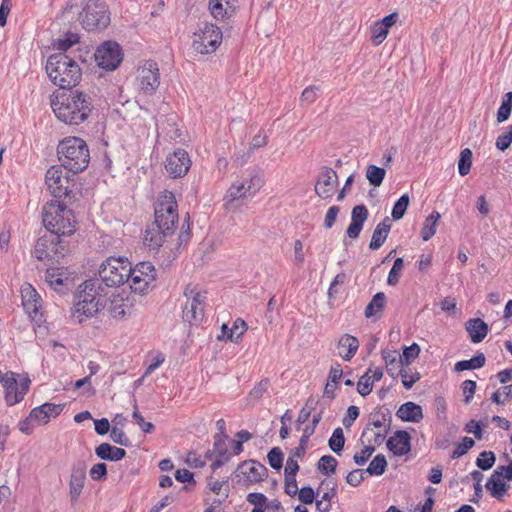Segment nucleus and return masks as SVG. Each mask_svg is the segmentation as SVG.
Wrapping results in <instances>:
<instances>
[{"instance_id":"obj_1","label":"nucleus","mask_w":512,"mask_h":512,"mask_svg":"<svg viewBox=\"0 0 512 512\" xmlns=\"http://www.w3.org/2000/svg\"><path fill=\"white\" fill-rule=\"evenodd\" d=\"M179 221L178 205L175 195L165 190L155 203L154 221L147 226L144 244L157 250L172 237Z\"/></svg>"},{"instance_id":"obj_2","label":"nucleus","mask_w":512,"mask_h":512,"mask_svg":"<svg viewBox=\"0 0 512 512\" xmlns=\"http://www.w3.org/2000/svg\"><path fill=\"white\" fill-rule=\"evenodd\" d=\"M55 116L68 125H79L86 121L93 110L92 98L79 90H70L51 100Z\"/></svg>"},{"instance_id":"obj_3","label":"nucleus","mask_w":512,"mask_h":512,"mask_svg":"<svg viewBox=\"0 0 512 512\" xmlns=\"http://www.w3.org/2000/svg\"><path fill=\"white\" fill-rule=\"evenodd\" d=\"M106 304L105 290L99 279H89L79 286L72 317L80 324L95 316Z\"/></svg>"},{"instance_id":"obj_4","label":"nucleus","mask_w":512,"mask_h":512,"mask_svg":"<svg viewBox=\"0 0 512 512\" xmlns=\"http://www.w3.org/2000/svg\"><path fill=\"white\" fill-rule=\"evenodd\" d=\"M45 68L52 83L62 89L75 87L82 77L81 69L75 59L63 52L50 55Z\"/></svg>"},{"instance_id":"obj_5","label":"nucleus","mask_w":512,"mask_h":512,"mask_svg":"<svg viewBox=\"0 0 512 512\" xmlns=\"http://www.w3.org/2000/svg\"><path fill=\"white\" fill-rule=\"evenodd\" d=\"M61 167L77 174L84 171L90 161V153L86 142L79 137H67L57 147Z\"/></svg>"},{"instance_id":"obj_6","label":"nucleus","mask_w":512,"mask_h":512,"mask_svg":"<svg viewBox=\"0 0 512 512\" xmlns=\"http://www.w3.org/2000/svg\"><path fill=\"white\" fill-rule=\"evenodd\" d=\"M42 222L53 234L69 236L75 232L76 220L73 211L58 201L47 202L43 206Z\"/></svg>"},{"instance_id":"obj_7","label":"nucleus","mask_w":512,"mask_h":512,"mask_svg":"<svg viewBox=\"0 0 512 512\" xmlns=\"http://www.w3.org/2000/svg\"><path fill=\"white\" fill-rule=\"evenodd\" d=\"M110 10L103 0H84L83 8L79 15L82 27L91 31H102L106 29L110 22Z\"/></svg>"},{"instance_id":"obj_8","label":"nucleus","mask_w":512,"mask_h":512,"mask_svg":"<svg viewBox=\"0 0 512 512\" xmlns=\"http://www.w3.org/2000/svg\"><path fill=\"white\" fill-rule=\"evenodd\" d=\"M131 263L126 257H109L98 270L99 281L108 287H117L128 282Z\"/></svg>"},{"instance_id":"obj_9","label":"nucleus","mask_w":512,"mask_h":512,"mask_svg":"<svg viewBox=\"0 0 512 512\" xmlns=\"http://www.w3.org/2000/svg\"><path fill=\"white\" fill-rule=\"evenodd\" d=\"M264 176L259 169L249 170L245 175L237 178L227 190L225 198L235 201L241 198L253 197L263 186Z\"/></svg>"},{"instance_id":"obj_10","label":"nucleus","mask_w":512,"mask_h":512,"mask_svg":"<svg viewBox=\"0 0 512 512\" xmlns=\"http://www.w3.org/2000/svg\"><path fill=\"white\" fill-rule=\"evenodd\" d=\"M222 42V31L212 23H204L194 34L192 47L199 54L214 53Z\"/></svg>"},{"instance_id":"obj_11","label":"nucleus","mask_w":512,"mask_h":512,"mask_svg":"<svg viewBox=\"0 0 512 512\" xmlns=\"http://www.w3.org/2000/svg\"><path fill=\"white\" fill-rule=\"evenodd\" d=\"M184 295L187 302L183 308V320L191 325H197L204 318L206 292L196 291L194 287L188 285Z\"/></svg>"},{"instance_id":"obj_12","label":"nucleus","mask_w":512,"mask_h":512,"mask_svg":"<svg viewBox=\"0 0 512 512\" xmlns=\"http://www.w3.org/2000/svg\"><path fill=\"white\" fill-rule=\"evenodd\" d=\"M239 485L245 488L265 480L268 476V469L258 461H244L238 465L234 472Z\"/></svg>"},{"instance_id":"obj_13","label":"nucleus","mask_w":512,"mask_h":512,"mask_svg":"<svg viewBox=\"0 0 512 512\" xmlns=\"http://www.w3.org/2000/svg\"><path fill=\"white\" fill-rule=\"evenodd\" d=\"M155 280L156 269L151 262H139L134 268L131 267L128 282L134 292L145 294Z\"/></svg>"},{"instance_id":"obj_14","label":"nucleus","mask_w":512,"mask_h":512,"mask_svg":"<svg viewBox=\"0 0 512 512\" xmlns=\"http://www.w3.org/2000/svg\"><path fill=\"white\" fill-rule=\"evenodd\" d=\"M60 236L50 232L49 235L40 237L35 244V257L38 260L55 259L56 261H58L59 257H63L64 247L62 246Z\"/></svg>"},{"instance_id":"obj_15","label":"nucleus","mask_w":512,"mask_h":512,"mask_svg":"<svg viewBox=\"0 0 512 512\" xmlns=\"http://www.w3.org/2000/svg\"><path fill=\"white\" fill-rule=\"evenodd\" d=\"M94 57L99 67L112 71L122 62V49L118 43L106 41L97 48Z\"/></svg>"},{"instance_id":"obj_16","label":"nucleus","mask_w":512,"mask_h":512,"mask_svg":"<svg viewBox=\"0 0 512 512\" xmlns=\"http://www.w3.org/2000/svg\"><path fill=\"white\" fill-rule=\"evenodd\" d=\"M46 185L56 198L66 197L70 193L71 180L61 166L50 167L45 175Z\"/></svg>"},{"instance_id":"obj_17","label":"nucleus","mask_w":512,"mask_h":512,"mask_svg":"<svg viewBox=\"0 0 512 512\" xmlns=\"http://www.w3.org/2000/svg\"><path fill=\"white\" fill-rule=\"evenodd\" d=\"M138 81L140 90L152 95L160 85V73L158 64L153 60H147L139 69Z\"/></svg>"},{"instance_id":"obj_18","label":"nucleus","mask_w":512,"mask_h":512,"mask_svg":"<svg viewBox=\"0 0 512 512\" xmlns=\"http://www.w3.org/2000/svg\"><path fill=\"white\" fill-rule=\"evenodd\" d=\"M190 166L189 154L183 149H177L166 158L165 169L172 178L185 176Z\"/></svg>"},{"instance_id":"obj_19","label":"nucleus","mask_w":512,"mask_h":512,"mask_svg":"<svg viewBox=\"0 0 512 512\" xmlns=\"http://www.w3.org/2000/svg\"><path fill=\"white\" fill-rule=\"evenodd\" d=\"M337 185V173L332 168L324 166L317 178L314 191L320 198L327 199L334 195Z\"/></svg>"},{"instance_id":"obj_20","label":"nucleus","mask_w":512,"mask_h":512,"mask_svg":"<svg viewBox=\"0 0 512 512\" xmlns=\"http://www.w3.org/2000/svg\"><path fill=\"white\" fill-rule=\"evenodd\" d=\"M86 470L87 465L83 460L76 461L71 467L69 495L72 504L78 501L82 493L86 481Z\"/></svg>"},{"instance_id":"obj_21","label":"nucleus","mask_w":512,"mask_h":512,"mask_svg":"<svg viewBox=\"0 0 512 512\" xmlns=\"http://www.w3.org/2000/svg\"><path fill=\"white\" fill-rule=\"evenodd\" d=\"M0 382L5 390V401L9 406L19 403L28 391V384L25 385L23 391H19L16 374L13 372L5 373L4 376L0 378Z\"/></svg>"},{"instance_id":"obj_22","label":"nucleus","mask_w":512,"mask_h":512,"mask_svg":"<svg viewBox=\"0 0 512 512\" xmlns=\"http://www.w3.org/2000/svg\"><path fill=\"white\" fill-rule=\"evenodd\" d=\"M108 312L114 319H126L127 317H130L134 312L133 301L128 297L124 298L121 295H114L110 299Z\"/></svg>"},{"instance_id":"obj_23","label":"nucleus","mask_w":512,"mask_h":512,"mask_svg":"<svg viewBox=\"0 0 512 512\" xmlns=\"http://www.w3.org/2000/svg\"><path fill=\"white\" fill-rule=\"evenodd\" d=\"M369 216L365 205H357L351 212V223L346 230V234L351 239H357L363 229L364 222Z\"/></svg>"},{"instance_id":"obj_24","label":"nucleus","mask_w":512,"mask_h":512,"mask_svg":"<svg viewBox=\"0 0 512 512\" xmlns=\"http://www.w3.org/2000/svg\"><path fill=\"white\" fill-rule=\"evenodd\" d=\"M22 304L25 311L31 316L35 317L41 308V298L37 291L28 283L21 287Z\"/></svg>"},{"instance_id":"obj_25","label":"nucleus","mask_w":512,"mask_h":512,"mask_svg":"<svg viewBox=\"0 0 512 512\" xmlns=\"http://www.w3.org/2000/svg\"><path fill=\"white\" fill-rule=\"evenodd\" d=\"M411 437L407 431L398 430L387 440V448L397 456L406 455L411 450Z\"/></svg>"},{"instance_id":"obj_26","label":"nucleus","mask_w":512,"mask_h":512,"mask_svg":"<svg viewBox=\"0 0 512 512\" xmlns=\"http://www.w3.org/2000/svg\"><path fill=\"white\" fill-rule=\"evenodd\" d=\"M392 415L388 408L376 407L370 413L369 424L364 428L361 439H363L369 432H372L370 426L375 428L389 427L391 425Z\"/></svg>"},{"instance_id":"obj_27","label":"nucleus","mask_w":512,"mask_h":512,"mask_svg":"<svg viewBox=\"0 0 512 512\" xmlns=\"http://www.w3.org/2000/svg\"><path fill=\"white\" fill-rule=\"evenodd\" d=\"M396 415L404 422L413 423H418L424 418L422 407L411 401L402 404Z\"/></svg>"},{"instance_id":"obj_28","label":"nucleus","mask_w":512,"mask_h":512,"mask_svg":"<svg viewBox=\"0 0 512 512\" xmlns=\"http://www.w3.org/2000/svg\"><path fill=\"white\" fill-rule=\"evenodd\" d=\"M237 0H209V10L215 19L230 17L235 11Z\"/></svg>"},{"instance_id":"obj_29","label":"nucleus","mask_w":512,"mask_h":512,"mask_svg":"<svg viewBox=\"0 0 512 512\" xmlns=\"http://www.w3.org/2000/svg\"><path fill=\"white\" fill-rule=\"evenodd\" d=\"M391 226V220L388 216H386L383 221L376 226L369 243V248L371 250H378L381 248L388 237Z\"/></svg>"},{"instance_id":"obj_30","label":"nucleus","mask_w":512,"mask_h":512,"mask_svg":"<svg viewBox=\"0 0 512 512\" xmlns=\"http://www.w3.org/2000/svg\"><path fill=\"white\" fill-rule=\"evenodd\" d=\"M465 329L469 333L473 343L481 342L488 334V325L480 318H471L465 323Z\"/></svg>"},{"instance_id":"obj_31","label":"nucleus","mask_w":512,"mask_h":512,"mask_svg":"<svg viewBox=\"0 0 512 512\" xmlns=\"http://www.w3.org/2000/svg\"><path fill=\"white\" fill-rule=\"evenodd\" d=\"M358 347V339L350 334H345L339 339L338 354L345 361H350L356 354Z\"/></svg>"},{"instance_id":"obj_32","label":"nucleus","mask_w":512,"mask_h":512,"mask_svg":"<svg viewBox=\"0 0 512 512\" xmlns=\"http://www.w3.org/2000/svg\"><path fill=\"white\" fill-rule=\"evenodd\" d=\"M503 472L494 470L486 483V489L497 499H501L509 489V485L501 480Z\"/></svg>"},{"instance_id":"obj_33","label":"nucleus","mask_w":512,"mask_h":512,"mask_svg":"<svg viewBox=\"0 0 512 512\" xmlns=\"http://www.w3.org/2000/svg\"><path fill=\"white\" fill-rule=\"evenodd\" d=\"M95 454L102 460L118 461L125 457L126 451L109 443H101L96 447Z\"/></svg>"},{"instance_id":"obj_34","label":"nucleus","mask_w":512,"mask_h":512,"mask_svg":"<svg viewBox=\"0 0 512 512\" xmlns=\"http://www.w3.org/2000/svg\"><path fill=\"white\" fill-rule=\"evenodd\" d=\"M382 357L386 364L387 373L393 378L399 375V369L404 368V364L397 351L383 350Z\"/></svg>"},{"instance_id":"obj_35","label":"nucleus","mask_w":512,"mask_h":512,"mask_svg":"<svg viewBox=\"0 0 512 512\" xmlns=\"http://www.w3.org/2000/svg\"><path fill=\"white\" fill-rule=\"evenodd\" d=\"M485 362V355L482 352H477L476 355L469 360L458 361L454 366V371L462 372L465 370L479 369L485 365Z\"/></svg>"},{"instance_id":"obj_36","label":"nucleus","mask_w":512,"mask_h":512,"mask_svg":"<svg viewBox=\"0 0 512 512\" xmlns=\"http://www.w3.org/2000/svg\"><path fill=\"white\" fill-rule=\"evenodd\" d=\"M440 213L433 211L426 219L421 230V237L424 241L431 239L436 233L437 223L440 219Z\"/></svg>"},{"instance_id":"obj_37","label":"nucleus","mask_w":512,"mask_h":512,"mask_svg":"<svg viewBox=\"0 0 512 512\" xmlns=\"http://www.w3.org/2000/svg\"><path fill=\"white\" fill-rule=\"evenodd\" d=\"M386 303V296L383 292L376 293L369 304L366 306L364 314L367 318L375 316L382 312Z\"/></svg>"},{"instance_id":"obj_38","label":"nucleus","mask_w":512,"mask_h":512,"mask_svg":"<svg viewBox=\"0 0 512 512\" xmlns=\"http://www.w3.org/2000/svg\"><path fill=\"white\" fill-rule=\"evenodd\" d=\"M386 175V171L384 168L378 167L376 165L370 164L366 169V178L369 181V184L374 187H379Z\"/></svg>"},{"instance_id":"obj_39","label":"nucleus","mask_w":512,"mask_h":512,"mask_svg":"<svg viewBox=\"0 0 512 512\" xmlns=\"http://www.w3.org/2000/svg\"><path fill=\"white\" fill-rule=\"evenodd\" d=\"M387 465L386 457L383 454H378L369 463L368 467L365 469V473L381 476L385 473Z\"/></svg>"},{"instance_id":"obj_40","label":"nucleus","mask_w":512,"mask_h":512,"mask_svg":"<svg viewBox=\"0 0 512 512\" xmlns=\"http://www.w3.org/2000/svg\"><path fill=\"white\" fill-rule=\"evenodd\" d=\"M337 465L338 462L335 457L324 455L317 463V470L323 475L330 476L335 473Z\"/></svg>"},{"instance_id":"obj_41","label":"nucleus","mask_w":512,"mask_h":512,"mask_svg":"<svg viewBox=\"0 0 512 512\" xmlns=\"http://www.w3.org/2000/svg\"><path fill=\"white\" fill-rule=\"evenodd\" d=\"M345 444V437L342 428L338 427L336 428L332 436L330 437L328 441L329 448L336 453L337 455H341V452L343 451Z\"/></svg>"},{"instance_id":"obj_42","label":"nucleus","mask_w":512,"mask_h":512,"mask_svg":"<svg viewBox=\"0 0 512 512\" xmlns=\"http://www.w3.org/2000/svg\"><path fill=\"white\" fill-rule=\"evenodd\" d=\"M410 198L408 194H403L394 204L392 209V218L393 220H400L406 213V210L409 206Z\"/></svg>"},{"instance_id":"obj_43","label":"nucleus","mask_w":512,"mask_h":512,"mask_svg":"<svg viewBox=\"0 0 512 512\" xmlns=\"http://www.w3.org/2000/svg\"><path fill=\"white\" fill-rule=\"evenodd\" d=\"M472 165V151L466 148L460 152L458 161V171L461 176H466L471 169Z\"/></svg>"},{"instance_id":"obj_44","label":"nucleus","mask_w":512,"mask_h":512,"mask_svg":"<svg viewBox=\"0 0 512 512\" xmlns=\"http://www.w3.org/2000/svg\"><path fill=\"white\" fill-rule=\"evenodd\" d=\"M45 280L54 290L59 292L62 291L64 280L62 278V274L59 273L56 269H47L45 273Z\"/></svg>"},{"instance_id":"obj_45","label":"nucleus","mask_w":512,"mask_h":512,"mask_svg":"<svg viewBox=\"0 0 512 512\" xmlns=\"http://www.w3.org/2000/svg\"><path fill=\"white\" fill-rule=\"evenodd\" d=\"M372 369L369 368L364 375H362L357 383V391L358 393L365 397L369 395L372 391L374 380H371L370 373Z\"/></svg>"},{"instance_id":"obj_46","label":"nucleus","mask_w":512,"mask_h":512,"mask_svg":"<svg viewBox=\"0 0 512 512\" xmlns=\"http://www.w3.org/2000/svg\"><path fill=\"white\" fill-rule=\"evenodd\" d=\"M404 267L403 258H396L393 266L388 274L387 284L390 286H396L399 283V279Z\"/></svg>"},{"instance_id":"obj_47","label":"nucleus","mask_w":512,"mask_h":512,"mask_svg":"<svg viewBox=\"0 0 512 512\" xmlns=\"http://www.w3.org/2000/svg\"><path fill=\"white\" fill-rule=\"evenodd\" d=\"M247 330V324L244 320L238 318L235 320L232 328L229 330V334L227 335V339H229L231 342L238 343L241 336L244 334V332Z\"/></svg>"},{"instance_id":"obj_48","label":"nucleus","mask_w":512,"mask_h":512,"mask_svg":"<svg viewBox=\"0 0 512 512\" xmlns=\"http://www.w3.org/2000/svg\"><path fill=\"white\" fill-rule=\"evenodd\" d=\"M271 468L280 471L283 466L284 454L279 447H273L267 454Z\"/></svg>"},{"instance_id":"obj_49","label":"nucleus","mask_w":512,"mask_h":512,"mask_svg":"<svg viewBox=\"0 0 512 512\" xmlns=\"http://www.w3.org/2000/svg\"><path fill=\"white\" fill-rule=\"evenodd\" d=\"M420 353V347L417 343H413L412 345L405 347L403 353L400 354V358L404 364V366L410 365Z\"/></svg>"},{"instance_id":"obj_50","label":"nucleus","mask_w":512,"mask_h":512,"mask_svg":"<svg viewBox=\"0 0 512 512\" xmlns=\"http://www.w3.org/2000/svg\"><path fill=\"white\" fill-rule=\"evenodd\" d=\"M496 461L495 454L492 451H483L476 460V465L482 470H489Z\"/></svg>"},{"instance_id":"obj_51","label":"nucleus","mask_w":512,"mask_h":512,"mask_svg":"<svg viewBox=\"0 0 512 512\" xmlns=\"http://www.w3.org/2000/svg\"><path fill=\"white\" fill-rule=\"evenodd\" d=\"M399 376L402 378V384L406 389H411L413 385L420 379V373H410V369L400 368Z\"/></svg>"},{"instance_id":"obj_52","label":"nucleus","mask_w":512,"mask_h":512,"mask_svg":"<svg viewBox=\"0 0 512 512\" xmlns=\"http://www.w3.org/2000/svg\"><path fill=\"white\" fill-rule=\"evenodd\" d=\"M475 445V441L470 437H463L462 443L457 444L456 448L451 454L452 459L459 458L466 454Z\"/></svg>"},{"instance_id":"obj_53","label":"nucleus","mask_w":512,"mask_h":512,"mask_svg":"<svg viewBox=\"0 0 512 512\" xmlns=\"http://www.w3.org/2000/svg\"><path fill=\"white\" fill-rule=\"evenodd\" d=\"M317 401L313 397H309L305 403V406L300 410L297 422L303 424L308 421L311 412L315 409Z\"/></svg>"},{"instance_id":"obj_54","label":"nucleus","mask_w":512,"mask_h":512,"mask_svg":"<svg viewBox=\"0 0 512 512\" xmlns=\"http://www.w3.org/2000/svg\"><path fill=\"white\" fill-rule=\"evenodd\" d=\"M512 143V124L508 127V131L499 135L496 139L495 146L500 151L507 150Z\"/></svg>"},{"instance_id":"obj_55","label":"nucleus","mask_w":512,"mask_h":512,"mask_svg":"<svg viewBox=\"0 0 512 512\" xmlns=\"http://www.w3.org/2000/svg\"><path fill=\"white\" fill-rule=\"evenodd\" d=\"M374 451H375V447L373 445L364 446V448L359 453H356L353 456V460H354L355 464H357L358 466H363L368 461V459L372 456Z\"/></svg>"},{"instance_id":"obj_56","label":"nucleus","mask_w":512,"mask_h":512,"mask_svg":"<svg viewBox=\"0 0 512 512\" xmlns=\"http://www.w3.org/2000/svg\"><path fill=\"white\" fill-rule=\"evenodd\" d=\"M325 488L326 491L322 495V500H325L327 502H330L337 494V484L335 482L322 480L319 489Z\"/></svg>"},{"instance_id":"obj_57","label":"nucleus","mask_w":512,"mask_h":512,"mask_svg":"<svg viewBox=\"0 0 512 512\" xmlns=\"http://www.w3.org/2000/svg\"><path fill=\"white\" fill-rule=\"evenodd\" d=\"M110 438L111 440L116 443V444H119V445H122V446H125V447H128L130 446V440L129 438L126 436L125 432L114 426L111 431H110Z\"/></svg>"},{"instance_id":"obj_58","label":"nucleus","mask_w":512,"mask_h":512,"mask_svg":"<svg viewBox=\"0 0 512 512\" xmlns=\"http://www.w3.org/2000/svg\"><path fill=\"white\" fill-rule=\"evenodd\" d=\"M90 477L94 481H103L107 477V466L105 463L93 465L89 471Z\"/></svg>"},{"instance_id":"obj_59","label":"nucleus","mask_w":512,"mask_h":512,"mask_svg":"<svg viewBox=\"0 0 512 512\" xmlns=\"http://www.w3.org/2000/svg\"><path fill=\"white\" fill-rule=\"evenodd\" d=\"M269 386V379L264 378L253 387V389L249 393V396L253 397L254 399H260L264 395V393L267 392Z\"/></svg>"},{"instance_id":"obj_60","label":"nucleus","mask_w":512,"mask_h":512,"mask_svg":"<svg viewBox=\"0 0 512 512\" xmlns=\"http://www.w3.org/2000/svg\"><path fill=\"white\" fill-rule=\"evenodd\" d=\"M297 494L303 504H312L315 499V492L311 486L302 487Z\"/></svg>"},{"instance_id":"obj_61","label":"nucleus","mask_w":512,"mask_h":512,"mask_svg":"<svg viewBox=\"0 0 512 512\" xmlns=\"http://www.w3.org/2000/svg\"><path fill=\"white\" fill-rule=\"evenodd\" d=\"M365 470L363 469H355L348 473L346 476V482L354 487H357L364 480Z\"/></svg>"},{"instance_id":"obj_62","label":"nucleus","mask_w":512,"mask_h":512,"mask_svg":"<svg viewBox=\"0 0 512 512\" xmlns=\"http://www.w3.org/2000/svg\"><path fill=\"white\" fill-rule=\"evenodd\" d=\"M247 502L254 505V507H266L267 497L263 493L251 492L247 495Z\"/></svg>"},{"instance_id":"obj_63","label":"nucleus","mask_w":512,"mask_h":512,"mask_svg":"<svg viewBox=\"0 0 512 512\" xmlns=\"http://www.w3.org/2000/svg\"><path fill=\"white\" fill-rule=\"evenodd\" d=\"M28 420L37 421L39 424H46L50 419L47 416V412H44L41 406H38L31 410Z\"/></svg>"},{"instance_id":"obj_64","label":"nucleus","mask_w":512,"mask_h":512,"mask_svg":"<svg viewBox=\"0 0 512 512\" xmlns=\"http://www.w3.org/2000/svg\"><path fill=\"white\" fill-rule=\"evenodd\" d=\"M318 90L319 88L314 85L306 87L301 94V102L307 104L313 103L316 100Z\"/></svg>"}]
</instances>
